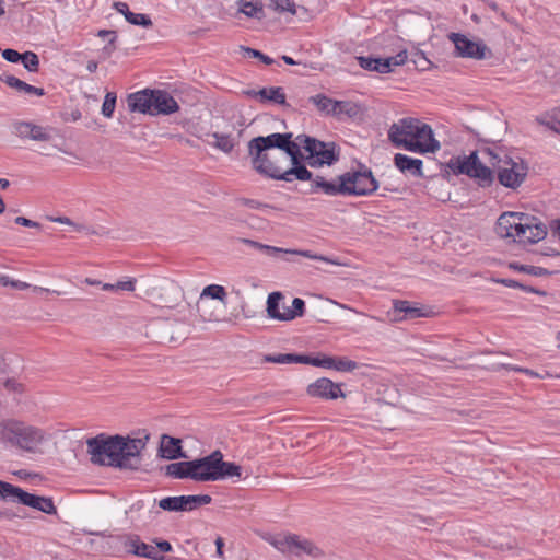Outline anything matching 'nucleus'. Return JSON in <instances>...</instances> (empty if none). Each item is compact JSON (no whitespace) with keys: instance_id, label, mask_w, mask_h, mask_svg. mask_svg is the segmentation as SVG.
<instances>
[{"instance_id":"31","label":"nucleus","mask_w":560,"mask_h":560,"mask_svg":"<svg viewBox=\"0 0 560 560\" xmlns=\"http://www.w3.org/2000/svg\"><path fill=\"white\" fill-rule=\"evenodd\" d=\"M238 5V12L243 13L247 18L262 19L264 7L260 0H236Z\"/></svg>"},{"instance_id":"17","label":"nucleus","mask_w":560,"mask_h":560,"mask_svg":"<svg viewBox=\"0 0 560 560\" xmlns=\"http://www.w3.org/2000/svg\"><path fill=\"white\" fill-rule=\"evenodd\" d=\"M54 128L35 125L30 121H18L13 124V132L21 139L33 141H50Z\"/></svg>"},{"instance_id":"11","label":"nucleus","mask_w":560,"mask_h":560,"mask_svg":"<svg viewBox=\"0 0 560 560\" xmlns=\"http://www.w3.org/2000/svg\"><path fill=\"white\" fill-rule=\"evenodd\" d=\"M283 294L281 292H272L267 299V314L270 318L289 322L296 317H301L304 314L305 302L300 298H294L292 301V307L285 306L283 301Z\"/></svg>"},{"instance_id":"27","label":"nucleus","mask_w":560,"mask_h":560,"mask_svg":"<svg viewBox=\"0 0 560 560\" xmlns=\"http://www.w3.org/2000/svg\"><path fill=\"white\" fill-rule=\"evenodd\" d=\"M394 313L400 314L402 313L404 316L401 317H395V320H402V319H413L419 317H425L428 314L419 306L412 305L408 301H395L394 302Z\"/></svg>"},{"instance_id":"45","label":"nucleus","mask_w":560,"mask_h":560,"mask_svg":"<svg viewBox=\"0 0 560 560\" xmlns=\"http://www.w3.org/2000/svg\"><path fill=\"white\" fill-rule=\"evenodd\" d=\"M126 20L133 25H140L144 27L152 25L151 19L147 14L142 13L128 12Z\"/></svg>"},{"instance_id":"54","label":"nucleus","mask_w":560,"mask_h":560,"mask_svg":"<svg viewBox=\"0 0 560 560\" xmlns=\"http://www.w3.org/2000/svg\"><path fill=\"white\" fill-rule=\"evenodd\" d=\"M114 8L116 9L117 12L124 14L125 18L128 15V12H131L129 10L128 4L125 2H115Z\"/></svg>"},{"instance_id":"50","label":"nucleus","mask_w":560,"mask_h":560,"mask_svg":"<svg viewBox=\"0 0 560 560\" xmlns=\"http://www.w3.org/2000/svg\"><path fill=\"white\" fill-rule=\"evenodd\" d=\"M506 369H509L510 371L524 373L527 376L533 377V378H541L542 377L539 373H537V372H535L533 370H529V369H526V368H522V366H517V365H506Z\"/></svg>"},{"instance_id":"55","label":"nucleus","mask_w":560,"mask_h":560,"mask_svg":"<svg viewBox=\"0 0 560 560\" xmlns=\"http://www.w3.org/2000/svg\"><path fill=\"white\" fill-rule=\"evenodd\" d=\"M155 547L158 548L160 556L162 552H168L172 550L171 544L166 540L159 541Z\"/></svg>"},{"instance_id":"14","label":"nucleus","mask_w":560,"mask_h":560,"mask_svg":"<svg viewBox=\"0 0 560 560\" xmlns=\"http://www.w3.org/2000/svg\"><path fill=\"white\" fill-rule=\"evenodd\" d=\"M407 59V50H400L395 56L387 58H373L371 56L357 57L358 63L362 69L378 73H389L395 67L405 65Z\"/></svg>"},{"instance_id":"25","label":"nucleus","mask_w":560,"mask_h":560,"mask_svg":"<svg viewBox=\"0 0 560 560\" xmlns=\"http://www.w3.org/2000/svg\"><path fill=\"white\" fill-rule=\"evenodd\" d=\"M362 114V107L353 101H335L332 116L339 120L345 118H357Z\"/></svg>"},{"instance_id":"53","label":"nucleus","mask_w":560,"mask_h":560,"mask_svg":"<svg viewBox=\"0 0 560 560\" xmlns=\"http://www.w3.org/2000/svg\"><path fill=\"white\" fill-rule=\"evenodd\" d=\"M4 387L10 392H21L22 385L14 378H9L4 382Z\"/></svg>"},{"instance_id":"56","label":"nucleus","mask_w":560,"mask_h":560,"mask_svg":"<svg viewBox=\"0 0 560 560\" xmlns=\"http://www.w3.org/2000/svg\"><path fill=\"white\" fill-rule=\"evenodd\" d=\"M223 546H224V540L223 538L221 537H218L215 539V547H217V556L222 559L223 558Z\"/></svg>"},{"instance_id":"64","label":"nucleus","mask_w":560,"mask_h":560,"mask_svg":"<svg viewBox=\"0 0 560 560\" xmlns=\"http://www.w3.org/2000/svg\"><path fill=\"white\" fill-rule=\"evenodd\" d=\"M102 289L104 291H116L117 290L115 287V283L114 284L113 283H103Z\"/></svg>"},{"instance_id":"28","label":"nucleus","mask_w":560,"mask_h":560,"mask_svg":"<svg viewBox=\"0 0 560 560\" xmlns=\"http://www.w3.org/2000/svg\"><path fill=\"white\" fill-rule=\"evenodd\" d=\"M2 81L10 88L16 90L18 92L20 93H23V94H34V95H37V96H43L45 94V91L44 89L42 88H36V86H33L22 80H20L19 78L14 77V75H4L2 78Z\"/></svg>"},{"instance_id":"32","label":"nucleus","mask_w":560,"mask_h":560,"mask_svg":"<svg viewBox=\"0 0 560 560\" xmlns=\"http://www.w3.org/2000/svg\"><path fill=\"white\" fill-rule=\"evenodd\" d=\"M536 121L548 127L557 133H560V107L552 108L536 117Z\"/></svg>"},{"instance_id":"3","label":"nucleus","mask_w":560,"mask_h":560,"mask_svg":"<svg viewBox=\"0 0 560 560\" xmlns=\"http://www.w3.org/2000/svg\"><path fill=\"white\" fill-rule=\"evenodd\" d=\"M388 139L395 147L417 153H434L440 149L432 128L416 118H402L393 124L388 130Z\"/></svg>"},{"instance_id":"44","label":"nucleus","mask_w":560,"mask_h":560,"mask_svg":"<svg viewBox=\"0 0 560 560\" xmlns=\"http://www.w3.org/2000/svg\"><path fill=\"white\" fill-rule=\"evenodd\" d=\"M115 106H116V94L113 92L106 93V95L104 97L103 105H102V114L106 118L113 117Z\"/></svg>"},{"instance_id":"13","label":"nucleus","mask_w":560,"mask_h":560,"mask_svg":"<svg viewBox=\"0 0 560 560\" xmlns=\"http://www.w3.org/2000/svg\"><path fill=\"white\" fill-rule=\"evenodd\" d=\"M448 39L454 44L457 57L482 60L490 55V50L482 40H472L460 33H451Z\"/></svg>"},{"instance_id":"15","label":"nucleus","mask_w":560,"mask_h":560,"mask_svg":"<svg viewBox=\"0 0 560 560\" xmlns=\"http://www.w3.org/2000/svg\"><path fill=\"white\" fill-rule=\"evenodd\" d=\"M191 479L195 481H217V457L214 452L210 455L190 460Z\"/></svg>"},{"instance_id":"46","label":"nucleus","mask_w":560,"mask_h":560,"mask_svg":"<svg viewBox=\"0 0 560 560\" xmlns=\"http://www.w3.org/2000/svg\"><path fill=\"white\" fill-rule=\"evenodd\" d=\"M300 363L311 364L313 366L325 369V354H318L316 357L300 355Z\"/></svg>"},{"instance_id":"60","label":"nucleus","mask_w":560,"mask_h":560,"mask_svg":"<svg viewBox=\"0 0 560 560\" xmlns=\"http://www.w3.org/2000/svg\"><path fill=\"white\" fill-rule=\"evenodd\" d=\"M50 220L54 222H58V223L67 224V225L73 224V222L67 217H57V218H51Z\"/></svg>"},{"instance_id":"6","label":"nucleus","mask_w":560,"mask_h":560,"mask_svg":"<svg viewBox=\"0 0 560 560\" xmlns=\"http://www.w3.org/2000/svg\"><path fill=\"white\" fill-rule=\"evenodd\" d=\"M45 440V432L15 418L0 420V446L35 453Z\"/></svg>"},{"instance_id":"22","label":"nucleus","mask_w":560,"mask_h":560,"mask_svg":"<svg viewBox=\"0 0 560 560\" xmlns=\"http://www.w3.org/2000/svg\"><path fill=\"white\" fill-rule=\"evenodd\" d=\"M126 548L128 552L138 556L144 557L153 560L162 559V556L159 555V550L153 545L145 544L138 538H130L126 542Z\"/></svg>"},{"instance_id":"47","label":"nucleus","mask_w":560,"mask_h":560,"mask_svg":"<svg viewBox=\"0 0 560 560\" xmlns=\"http://www.w3.org/2000/svg\"><path fill=\"white\" fill-rule=\"evenodd\" d=\"M117 290L122 291H135L136 289V279L127 278L126 280H121L115 283Z\"/></svg>"},{"instance_id":"58","label":"nucleus","mask_w":560,"mask_h":560,"mask_svg":"<svg viewBox=\"0 0 560 560\" xmlns=\"http://www.w3.org/2000/svg\"><path fill=\"white\" fill-rule=\"evenodd\" d=\"M11 287L15 288V289H19V290H25L30 287L28 283L26 282H23V281H19V280H13L11 282Z\"/></svg>"},{"instance_id":"33","label":"nucleus","mask_w":560,"mask_h":560,"mask_svg":"<svg viewBox=\"0 0 560 560\" xmlns=\"http://www.w3.org/2000/svg\"><path fill=\"white\" fill-rule=\"evenodd\" d=\"M159 506L165 511H188L186 495L163 498L159 501Z\"/></svg>"},{"instance_id":"8","label":"nucleus","mask_w":560,"mask_h":560,"mask_svg":"<svg viewBox=\"0 0 560 560\" xmlns=\"http://www.w3.org/2000/svg\"><path fill=\"white\" fill-rule=\"evenodd\" d=\"M493 174L497 173L499 183L515 189L520 187L527 176L528 167L521 158H511L503 152L497 151V159L493 164Z\"/></svg>"},{"instance_id":"23","label":"nucleus","mask_w":560,"mask_h":560,"mask_svg":"<svg viewBox=\"0 0 560 560\" xmlns=\"http://www.w3.org/2000/svg\"><path fill=\"white\" fill-rule=\"evenodd\" d=\"M248 95L259 100L261 103H275V104H284L285 103V94L281 86H270L262 88L258 91H249Z\"/></svg>"},{"instance_id":"59","label":"nucleus","mask_w":560,"mask_h":560,"mask_svg":"<svg viewBox=\"0 0 560 560\" xmlns=\"http://www.w3.org/2000/svg\"><path fill=\"white\" fill-rule=\"evenodd\" d=\"M9 485H10L9 482L0 480V499L1 500L5 499V493L8 491Z\"/></svg>"},{"instance_id":"20","label":"nucleus","mask_w":560,"mask_h":560,"mask_svg":"<svg viewBox=\"0 0 560 560\" xmlns=\"http://www.w3.org/2000/svg\"><path fill=\"white\" fill-rule=\"evenodd\" d=\"M394 164L404 174L413 177H423V162L420 159H415L402 153H396L394 156Z\"/></svg>"},{"instance_id":"62","label":"nucleus","mask_w":560,"mask_h":560,"mask_svg":"<svg viewBox=\"0 0 560 560\" xmlns=\"http://www.w3.org/2000/svg\"><path fill=\"white\" fill-rule=\"evenodd\" d=\"M12 281L8 276H0V284L3 287L11 285Z\"/></svg>"},{"instance_id":"10","label":"nucleus","mask_w":560,"mask_h":560,"mask_svg":"<svg viewBox=\"0 0 560 560\" xmlns=\"http://www.w3.org/2000/svg\"><path fill=\"white\" fill-rule=\"evenodd\" d=\"M270 544L283 553L294 556L307 555L313 558L324 555L323 550L313 541L298 535H279L273 537Z\"/></svg>"},{"instance_id":"39","label":"nucleus","mask_w":560,"mask_h":560,"mask_svg":"<svg viewBox=\"0 0 560 560\" xmlns=\"http://www.w3.org/2000/svg\"><path fill=\"white\" fill-rule=\"evenodd\" d=\"M269 7L279 13L296 14V5L292 0H269Z\"/></svg>"},{"instance_id":"49","label":"nucleus","mask_w":560,"mask_h":560,"mask_svg":"<svg viewBox=\"0 0 560 560\" xmlns=\"http://www.w3.org/2000/svg\"><path fill=\"white\" fill-rule=\"evenodd\" d=\"M413 62L421 67L422 70L429 69L431 66V61L425 57L422 51L416 52Z\"/></svg>"},{"instance_id":"30","label":"nucleus","mask_w":560,"mask_h":560,"mask_svg":"<svg viewBox=\"0 0 560 560\" xmlns=\"http://www.w3.org/2000/svg\"><path fill=\"white\" fill-rule=\"evenodd\" d=\"M226 296H228V293H226V290L224 287H222L220 284H209L200 293V298L197 303V308L199 312L201 311V306L205 303V300L207 298L213 299V300H219L222 303H225Z\"/></svg>"},{"instance_id":"57","label":"nucleus","mask_w":560,"mask_h":560,"mask_svg":"<svg viewBox=\"0 0 560 560\" xmlns=\"http://www.w3.org/2000/svg\"><path fill=\"white\" fill-rule=\"evenodd\" d=\"M501 283H503L508 288H522L525 290V287L521 285L517 281L512 279H503L501 280Z\"/></svg>"},{"instance_id":"19","label":"nucleus","mask_w":560,"mask_h":560,"mask_svg":"<svg viewBox=\"0 0 560 560\" xmlns=\"http://www.w3.org/2000/svg\"><path fill=\"white\" fill-rule=\"evenodd\" d=\"M153 92L152 90H142L130 94L127 98L128 107L131 112L142 114H153Z\"/></svg>"},{"instance_id":"41","label":"nucleus","mask_w":560,"mask_h":560,"mask_svg":"<svg viewBox=\"0 0 560 560\" xmlns=\"http://www.w3.org/2000/svg\"><path fill=\"white\" fill-rule=\"evenodd\" d=\"M21 62L24 68L30 72H37L39 68L38 56L33 51H26L22 54Z\"/></svg>"},{"instance_id":"1","label":"nucleus","mask_w":560,"mask_h":560,"mask_svg":"<svg viewBox=\"0 0 560 560\" xmlns=\"http://www.w3.org/2000/svg\"><path fill=\"white\" fill-rule=\"evenodd\" d=\"M144 446L142 439L104 433L86 440V451L93 464L120 469H137Z\"/></svg>"},{"instance_id":"51","label":"nucleus","mask_w":560,"mask_h":560,"mask_svg":"<svg viewBox=\"0 0 560 560\" xmlns=\"http://www.w3.org/2000/svg\"><path fill=\"white\" fill-rule=\"evenodd\" d=\"M246 52L249 57L259 58L266 65H271L273 62V60L270 57L264 55L259 50H256L253 48H246Z\"/></svg>"},{"instance_id":"37","label":"nucleus","mask_w":560,"mask_h":560,"mask_svg":"<svg viewBox=\"0 0 560 560\" xmlns=\"http://www.w3.org/2000/svg\"><path fill=\"white\" fill-rule=\"evenodd\" d=\"M212 138L214 139L213 145L225 153L231 152L235 147V141L230 135L214 132Z\"/></svg>"},{"instance_id":"42","label":"nucleus","mask_w":560,"mask_h":560,"mask_svg":"<svg viewBox=\"0 0 560 560\" xmlns=\"http://www.w3.org/2000/svg\"><path fill=\"white\" fill-rule=\"evenodd\" d=\"M266 361L278 364L300 363V355L291 353H280L275 355H267Z\"/></svg>"},{"instance_id":"61","label":"nucleus","mask_w":560,"mask_h":560,"mask_svg":"<svg viewBox=\"0 0 560 560\" xmlns=\"http://www.w3.org/2000/svg\"><path fill=\"white\" fill-rule=\"evenodd\" d=\"M97 62L95 60H90L88 63H86V70L89 72H95L97 70Z\"/></svg>"},{"instance_id":"36","label":"nucleus","mask_w":560,"mask_h":560,"mask_svg":"<svg viewBox=\"0 0 560 560\" xmlns=\"http://www.w3.org/2000/svg\"><path fill=\"white\" fill-rule=\"evenodd\" d=\"M310 101L317 107L319 112L332 116L336 100H332L324 94H317L310 97Z\"/></svg>"},{"instance_id":"21","label":"nucleus","mask_w":560,"mask_h":560,"mask_svg":"<svg viewBox=\"0 0 560 560\" xmlns=\"http://www.w3.org/2000/svg\"><path fill=\"white\" fill-rule=\"evenodd\" d=\"M179 106L175 98L164 91H154L153 92V114H173L178 110Z\"/></svg>"},{"instance_id":"48","label":"nucleus","mask_w":560,"mask_h":560,"mask_svg":"<svg viewBox=\"0 0 560 560\" xmlns=\"http://www.w3.org/2000/svg\"><path fill=\"white\" fill-rule=\"evenodd\" d=\"M2 57L7 61L15 63V62L21 61L22 54H20L19 51H16L14 49L8 48V49L2 50Z\"/></svg>"},{"instance_id":"43","label":"nucleus","mask_w":560,"mask_h":560,"mask_svg":"<svg viewBox=\"0 0 560 560\" xmlns=\"http://www.w3.org/2000/svg\"><path fill=\"white\" fill-rule=\"evenodd\" d=\"M187 510L192 511L198 506L209 504L212 499L208 494L186 495Z\"/></svg>"},{"instance_id":"40","label":"nucleus","mask_w":560,"mask_h":560,"mask_svg":"<svg viewBox=\"0 0 560 560\" xmlns=\"http://www.w3.org/2000/svg\"><path fill=\"white\" fill-rule=\"evenodd\" d=\"M510 268L514 269L516 271L525 272V273L536 276V277H542V276H546L549 273L548 270L542 267L520 265L517 262L510 264Z\"/></svg>"},{"instance_id":"26","label":"nucleus","mask_w":560,"mask_h":560,"mask_svg":"<svg viewBox=\"0 0 560 560\" xmlns=\"http://www.w3.org/2000/svg\"><path fill=\"white\" fill-rule=\"evenodd\" d=\"M161 456L166 459H176L186 457L182 453L180 440L168 435H163L160 446Z\"/></svg>"},{"instance_id":"4","label":"nucleus","mask_w":560,"mask_h":560,"mask_svg":"<svg viewBox=\"0 0 560 560\" xmlns=\"http://www.w3.org/2000/svg\"><path fill=\"white\" fill-rule=\"evenodd\" d=\"M378 188V183L374 178L371 170L347 172L340 175L336 180H326L322 176H316L312 184V194L323 191L328 196H368Z\"/></svg>"},{"instance_id":"16","label":"nucleus","mask_w":560,"mask_h":560,"mask_svg":"<svg viewBox=\"0 0 560 560\" xmlns=\"http://www.w3.org/2000/svg\"><path fill=\"white\" fill-rule=\"evenodd\" d=\"M301 153L298 155V160L300 159ZM259 168H261L264 172L268 174V177L273 179H280L285 182H292L293 179L299 180H312L311 185L313 184L312 173L304 166L301 165L298 161V164H292V167L289 170L284 168H275V167H261V164L259 165Z\"/></svg>"},{"instance_id":"2","label":"nucleus","mask_w":560,"mask_h":560,"mask_svg":"<svg viewBox=\"0 0 560 560\" xmlns=\"http://www.w3.org/2000/svg\"><path fill=\"white\" fill-rule=\"evenodd\" d=\"M280 149L283 153L279 155L282 160L287 156L291 159L292 164H298V155L300 154V143L292 141V133H271L266 137H256L248 143V152L252 158L253 167L259 174L268 177V174L259 168L261 167H275L283 168L279 164L277 154L271 152L272 149Z\"/></svg>"},{"instance_id":"29","label":"nucleus","mask_w":560,"mask_h":560,"mask_svg":"<svg viewBox=\"0 0 560 560\" xmlns=\"http://www.w3.org/2000/svg\"><path fill=\"white\" fill-rule=\"evenodd\" d=\"M358 368V363L346 357H329L325 354V369H331L338 372H352Z\"/></svg>"},{"instance_id":"12","label":"nucleus","mask_w":560,"mask_h":560,"mask_svg":"<svg viewBox=\"0 0 560 560\" xmlns=\"http://www.w3.org/2000/svg\"><path fill=\"white\" fill-rule=\"evenodd\" d=\"M4 500L21 503L49 515L57 514V509L51 498L28 493L22 488L11 483L9 485Z\"/></svg>"},{"instance_id":"35","label":"nucleus","mask_w":560,"mask_h":560,"mask_svg":"<svg viewBox=\"0 0 560 560\" xmlns=\"http://www.w3.org/2000/svg\"><path fill=\"white\" fill-rule=\"evenodd\" d=\"M238 242L255 249V250L262 252L267 256H276L284 250V248L261 244L259 242H256V241H253L249 238H238Z\"/></svg>"},{"instance_id":"34","label":"nucleus","mask_w":560,"mask_h":560,"mask_svg":"<svg viewBox=\"0 0 560 560\" xmlns=\"http://www.w3.org/2000/svg\"><path fill=\"white\" fill-rule=\"evenodd\" d=\"M166 475L173 478H190L191 479V468L190 460L189 462H178L172 463L165 468Z\"/></svg>"},{"instance_id":"5","label":"nucleus","mask_w":560,"mask_h":560,"mask_svg":"<svg viewBox=\"0 0 560 560\" xmlns=\"http://www.w3.org/2000/svg\"><path fill=\"white\" fill-rule=\"evenodd\" d=\"M495 233L501 238L512 242L535 244L547 236V226L530 214L504 212L498 218Z\"/></svg>"},{"instance_id":"7","label":"nucleus","mask_w":560,"mask_h":560,"mask_svg":"<svg viewBox=\"0 0 560 560\" xmlns=\"http://www.w3.org/2000/svg\"><path fill=\"white\" fill-rule=\"evenodd\" d=\"M497 159V150L483 148L471 152L468 156L458 159L456 170L475 178L482 187H488L494 182L493 164Z\"/></svg>"},{"instance_id":"52","label":"nucleus","mask_w":560,"mask_h":560,"mask_svg":"<svg viewBox=\"0 0 560 560\" xmlns=\"http://www.w3.org/2000/svg\"><path fill=\"white\" fill-rule=\"evenodd\" d=\"M14 221L16 224L27 226V228H39L40 226L38 222L32 221L24 217H16Z\"/></svg>"},{"instance_id":"63","label":"nucleus","mask_w":560,"mask_h":560,"mask_svg":"<svg viewBox=\"0 0 560 560\" xmlns=\"http://www.w3.org/2000/svg\"><path fill=\"white\" fill-rule=\"evenodd\" d=\"M246 205L252 208V209H258L260 207H264L261 203H259L258 201L256 200H247L246 201Z\"/></svg>"},{"instance_id":"38","label":"nucleus","mask_w":560,"mask_h":560,"mask_svg":"<svg viewBox=\"0 0 560 560\" xmlns=\"http://www.w3.org/2000/svg\"><path fill=\"white\" fill-rule=\"evenodd\" d=\"M282 253L299 255V256H303V257H306V258H310L313 260H319V261H324V262L336 265V266L339 265V262L336 259L327 257V256L314 254L311 250L284 249Z\"/></svg>"},{"instance_id":"18","label":"nucleus","mask_w":560,"mask_h":560,"mask_svg":"<svg viewBox=\"0 0 560 560\" xmlns=\"http://www.w3.org/2000/svg\"><path fill=\"white\" fill-rule=\"evenodd\" d=\"M307 394L312 397L323 399H336L343 396L340 385L326 377L318 378L311 383L307 386Z\"/></svg>"},{"instance_id":"9","label":"nucleus","mask_w":560,"mask_h":560,"mask_svg":"<svg viewBox=\"0 0 560 560\" xmlns=\"http://www.w3.org/2000/svg\"><path fill=\"white\" fill-rule=\"evenodd\" d=\"M294 142L307 152L306 161L311 166L331 165L338 160L334 142H323L304 135L298 136Z\"/></svg>"},{"instance_id":"24","label":"nucleus","mask_w":560,"mask_h":560,"mask_svg":"<svg viewBox=\"0 0 560 560\" xmlns=\"http://www.w3.org/2000/svg\"><path fill=\"white\" fill-rule=\"evenodd\" d=\"M214 456L217 457V476L218 480H223L226 478H241L242 477V468L241 466L231 463L224 462L223 455L220 451L214 452Z\"/></svg>"}]
</instances>
